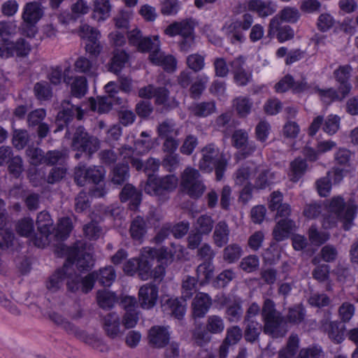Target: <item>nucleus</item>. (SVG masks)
Listing matches in <instances>:
<instances>
[{"mask_svg":"<svg viewBox=\"0 0 358 358\" xmlns=\"http://www.w3.org/2000/svg\"><path fill=\"white\" fill-rule=\"evenodd\" d=\"M357 207L350 202H345L341 196L332 197L327 206L329 213L323 220V227L326 229L332 228L339 220L343 223V229L348 231L350 229L352 220L357 211Z\"/></svg>","mask_w":358,"mask_h":358,"instance_id":"obj_1","label":"nucleus"},{"mask_svg":"<svg viewBox=\"0 0 358 358\" xmlns=\"http://www.w3.org/2000/svg\"><path fill=\"white\" fill-rule=\"evenodd\" d=\"M201 154L199 169L206 172H211L215 169L217 180H222L227 166L225 155L214 143H209L203 147Z\"/></svg>","mask_w":358,"mask_h":358,"instance_id":"obj_2","label":"nucleus"},{"mask_svg":"<svg viewBox=\"0 0 358 358\" xmlns=\"http://www.w3.org/2000/svg\"><path fill=\"white\" fill-rule=\"evenodd\" d=\"M55 252L59 257H66L64 264H68L73 270L74 263L80 271H87L93 266L92 256L85 251L82 243H76L73 247L59 243L56 246Z\"/></svg>","mask_w":358,"mask_h":358,"instance_id":"obj_3","label":"nucleus"},{"mask_svg":"<svg viewBox=\"0 0 358 358\" xmlns=\"http://www.w3.org/2000/svg\"><path fill=\"white\" fill-rule=\"evenodd\" d=\"M64 280L69 292L75 293L80 289V275L68 264H64L61 268L50 276L46 282V287L50 292H56L63 287Z\"/></svg>","mask_w":358,"mask_h":358,"instance_id":"obj_4","label":"nucleus"},{"mask_svg":"<svg viewBox=\"0 0 358 358\" xmlns=\"http://www.w3.org/2000/svg\"><path fill=\"white\" fill-rule=\"evenodd\" d=\"M178 179L175 175L162 177L149 176L144 187L146 194L156 196L159 201L164 202L169 199V194L176 189Z\"/></svg>","mask_w":358,"mask_h":358,"instance_id":"obj_5","label":"nucleus"},{"mask_svg":"<svg viewBox=\"0 0 358 358\" xmlns=\"http://www.w3.org/2000/svg\"><path fill=\"white\" fill-rule=\"evenodd\" d=\"M182 248L180 245L171 244V248L162 247L154 248L150 247L143 248L141 254L143 257L156 259L159 264L167 266L175 259H180L182 257Z\"/></svg>","mask_w":358,"mask_h":358,"instance_id":"obj_6","label":"nucleus"},{"mask_svg":"<svg viewBox=\"0 0 358 358\" xmlns=\"http://www.w3.org/2000/svg\"><path fill=\"white\" fill-rule=\"evenodd\" d=\"M181 186L192 198L200 197L206 189L199 171L192 167H187L181 175Z\"/></svg>","mask_w":358,"mask_h":358,"instance_id":"obj_7","label":"nucleus"},{"mask_svg":"<svg viewBox=\"0 0 358 358\" xmlns=\"http://www.w3.org/2000/svg\"><path fill=\"white\" fill-rule=\"evenodd\" d=\"M71 147L73 150L92 155L99 148V141L86 132L84 127L76 128L72 138Z\"/></svg>","mask_w":358,"mask_h":358,"instance_id":"obj_8","label":"nucleus"},{"mask_svg":"<svg viewBox=\"0 0 358 358\" xmlns=\"http://www.w3.org/2000/svg\"><path fill=\"white\" fill-rule=\"evenodd\" d=\"M105 173L104 169L101 166L86 168L80 163L75 168L74 179L79 186H84L87 181L99 185L103 180Z\"/></svg>","mask_w":358,"mask_h":358,"instance_id":"obj_9","label":"nucleus"},{"mask_svg":"<svg viewBox=\"0 0 358 358\" xmlns=\"http://www.w3.org/2000/svg\"><path fill=\"white\" fill-rule=\"evenodd\" d=\"M253 23V16L250 13H245L241 20H236L223 28L224 32L227 35L232 43L243 42L245 36L241 30H248Z\"/></svg>","mask_w":358,"mask_h":358,"instance_id":"obj_10","label":"nucleus"},{"mask_svg":"<svg viewBox=\"0 0 358 358\" xmlns=\"http://www.w3.org/2000/svg\"><path fill=\"white\" fill-rule=\"evenodd\" d=\"M148 344L155 348H163L170 341V333L168 327L155 325L152 327L148 334Z\"/></svg>","mask_w":358,"mask_h":358,"instance_id":"obj_11","label":"nucleus"},{"mask_svg":"<svg viewBox=\"0 0 358 358\" xmlns=\"http://www.w3.org/2000/svg\"><path fill=\"white\" fill-rule=\"evenodd\" d=\"M158 299V287L152 284L147 283L139 289L138 302L143 309L149 310L152 308L157 303Z\"/></svg>","mask_w":358,"mask_h":358,"instance_id":"obj_12","label":"nucleus"},{"mask_svg":"<svg viewBox=\"0 0 358 358\" xmlns=\"http://www.w3.org/2000/svg\"><path fill=\"white\" fill-rule=\"evenodd\" d=\"M314 94H316L319 99L326 106H329L333 102H342L349 94L343 93L341 88L334 87L320 88L317 85L314 86Z\"/></svg>","mask_w":358,"mask_h":358,"instance_id":"obj_13","label":"nucleus"},{"mask_svg":"<svg viewBox=\"0 0 358 358\" xmlns=\"http://www.w3.org/2000/svg\"><path fill=\"white\" fill-rule=\"evenodd\" d=\"M72 71L70 68H67L64 71V81L66 84L71 83V94L77 98H81L86 94L87 91V79L84 76H76L73 78L70 76Z\"/></svg>","mask_w":358,"mask_h":358,"instance_id":"obj_14","label":"nucleus"},{"mask_svg":"<svg viewBox=\"0 0 358 358\" xmlns=\"http://www.w3.org/2000/svg\"><path fill=\"white\" fill-rule=\"evenodd\" d=\"M320 328L327 333L329 337L336 343L343 340V332L338 328V323L330 320V313L324 312V318L320 321Z\"/></svg>","mask_w":358,"mask_h":358,"instance_id":"obj_15","label":"nucleus"},{"mask_svg":"<svg viewBox=\"0 0 358 358\" xmlns=\"http://www.w3.org/2000/svg\"><path fill=\"white\" fill-rule=\"evenodd\" d=\"M211 297L206 293L196 294L192 302V315L194 318L203 317L212 306Z\"/></svg>","mask_w":358,"mask_h":358,"instance_id":"obj_16","label":"nucleus"},{"mask_svg":"<svg viewBox=\"0 0 358 358\" xmlns=\"http://www.w3.org/2000/svg\"><path fill=\"white\" fill-rule=\"evenodd\" d=\"M352 72V67L350 64L340 65L334 70L333 75L343 93L350 94L352 85L349 82Z\"/></svg>","mask_w":358,"mask_h":358,"instance_id":"obj_17","label":"nucleus"},{"mask_svg":"<svg viewBox=\"0 0 358 358\" xmlns=\"http://www.w3.org/2000/svg\"><path fill=\"white\" fill-rule=\"evenodd\" d=\"M254 187L263 189L275 182V173L262 165L255 166Z\"/></svg>","mask_w":358,"mask_h":358,"instance_id":"obj_18","label":"nucleus"},{"mask_svg":"<svg viewBox=\"0 0 358 358\" xmlns=\"http://www.w3.org/2000/svg\"><path fill=\"white\" fill-rule=\"evenodd\" d=\"M300 16V13L297 8L287 6L271 20L269 23V29L270 31L272 29H277L280 20L289 23H294L298 21Z\"/></svg>","mask_w":358,"mask_h":358,"instance_id":"obj_19","label":"nucleus"},{"mask_svg":"<svg viewBox=\"0 0 358 358\" xmlns=\"http://www.w3.org/2000/svg\"><path fill=\"white\" fill-rule=\"evenodd\" d=\"M103 328L106 334L111 338H116L123 334L120 327V317L115 312L110 313L104 316Z\"/></svg>","mask_w":358,"mask_h":358,"instance_id":"obj_20","label":"nucleus"},{"mask_svg":"<svg viewBox=\"0 0 358 358\" xmlns=\"http://www.w3.org/2000/svg\"><path fill=\"white\" fill-rule=\"evenodd\" d=\"M149 59L152 64L162 66L167 72H173L176 69V59L171 55H166L160 49L150 53Z\"/></svg>","mask_w":358,"mask_h":358,"instance_id":"obj_21","label":"nucleus"},{"mask_svg":"<svg viewBox=\"0 0 358 358\" xmlns=\"http://www.w3.org/2000/svg\"><path fill=\"white\" fill-rule=\"evenodd\" d=\"M164 32L169 36L176 35H180L182 37L192 36L194 35V22L189 19L175 22L169 25Z\"/></svg>","mask_w":358,"mask_h":358,"instance_id":"obj_22","label":"nucleus"},{"mask_svg":"<svg viewBox=\"0 0 358 358\" xmlns=\"http://www.w3.org/2000/svg\"><path fill=\"white\" fill-rule=\"evenodd\" d=\"M264 322V331L274 338L283 337L286 334V329L282 327L283 318L279 315L263 319Z\"/></svg>","mask_w":358,"mask_h":358,"instance_id":"obj_23","label":"nucleus"},{"mask_svg":"<svg viewBox=\"0 0 358 358\" xmlns=\"http://www.w3.org/2000/svg\"><path fill=\"white\" fill-rule=\"evenodd\" d=\"M36 225L38 231L45 238V241L44 243H39L38 241H36L35 245L38 247H43L47 243L48 236L53 230V222L50 214L45 211L38 213L36 219Z\"/></svg>","mask_w":358,"mask_h":358,"instance_id":"obj_24","label":"nucleus"},{"mask_svg":"<svg viewBox=\"0 0 358 358\" xmlns=\"http://www.w3.org/2000/svg\"><path fill=\"white\" fill-rule=\"evenodd\" d=\"M61 108L62 110L58 113L57 118L65 123L69 122L74 116H76L78 120H82L83 117L84 110L81 107L73 105L69 100L63 101Z\"/></svg>","mask_w":358,"mask_h":358,"instance_id":"obj_25","label":"nucleus"},{"mask_svg":"<svg viewBox=\"0 0 358 358\" xmlns=\"http://www.w3.org/2000/svg\"><path fill=\"white\" fill-rule=\"evenodd\" d=\"M248 7L250 10L256 12L262 17L271 15L276 11V5L271 1H249Z\"/></svg>","mask_w":358,"mask_h":358,"instance_id":"obj_26","label":"nucleus"},{"mask_svg":"<svg viewBox=\"0 0 358 358\" xmlns=\"http://www.w3.org/2000/svg\"><path fill=\"white\" fill-rule=\"evenodd\" d=\"M120 196L122 202L130 201L129 208L131 210H136L142 200L141 192L137 190L136 187L131 184L124 185L120 192Z\"/></svg>","mask_w":358,"mask_h":358,"instance_id":"obj_27","label":"nucleus"},{"mask_svg":"<svg viewBox=\"0 0 358 358\" xmlns=\"http://www.w3.org/2000/svg\"><path fill=\"white\" fill-rule=\"evenodd\" d=\"M230 229L224 220L219 221L214 227L213 240L218 248H222L229 241Z\"/></svg>","mask_w":358,"mask_h":358,"instance_id":"obj_28","label":"nucleus"},{"mask_svg":"<svg viewBox=\"0 0 358 358\" xmlns=\"http://www.w3.org/2000/svg\"><path fill=\"white\" fill-rule=\"evenodd\" d=\"M296 229L295 222L289 219L278 221L273 229V236L276 241H282L287 238L291 232Z\"/></svg>","mask_w":358,"mask_h":358,"instance_id":"obj_29","label":"nucleus"},{"mask_svg":"<svg viewBox=\"0 0 358 358\" xmlns=\"http://www.w3.org/2000/svg\"><path fill=\"white\" fill-rule=\"evenodd\" d=\"M232 107L239 117H245L252 111L253 101L249 96H238L233 99Z\"/></svg>","mask_w":358,"mask_h":358,"instance_id":"obj_30","label":"nucleus"},{"mask_svg":"<svg viewBox=\"0 0 358 358\" xmlns=\"http://www.w3.org/2000/svg\"><path fill=\"white\" fill-rule=\"evenodd\" d=\"M74 70L80 73L86 74L88 76H95L96 75L97 64L96 61L80 56L77 58L74 63Z\"/></svg>","mask_w":358,"mask_h":358,"instance_id":"obj_31","label":"nucleus"},{"mask_svg":"<svg viewBox=\"0 0 358 358\" xmlns=\"http://www.w3.org/2000/svg\"><path fill=\"white\" fill-rule=\"evenodd\" d=\"M66 328L71 331V335L92 346L93 348H99L102 345L101 341L94 334H89L85 331L78 329L77 327H71L67 324Z\"/></svg>","mask_w":358,"mask_h":358,"instance_id":"obj_32","label":"nucleus"},{"mask_svg":"<svg viewBox=\"0 0 358 358\" xmlns=\"http://www.w3.org/2000/svg\"><path fill=\"white\" fill-rule=\"evenodd\" d=\"M308 169V164L305 159L296 158L290 163L288 176L292 182H298L305 174Z\"/></svg>","mask_w":358,"mask_h":358,"instance_id":"obj_33","label":"nucleus"},{"mask_svg":"<svg viewBox=\"0 0 358 358\" xmlns=\"http://www.w3.org/2000/svg\"><path fill=\"white\" fill-rule=\"evenodd\" d=\"M43 15V10L40 5L37 3H27L22 13L23 22L36 24L39 21Z\"/></svg>","mask_w":358,"mask_h":358,"instance_id":"obj_34","label":"nucleus"},{"mask_svg":"<svg viewBox=\"0 0 358 358\" xmlns=\"http://www.w3.org/2000/svg\"><path fill=\"white\" fill-rule=\"evenodd\" d=\"M255 173V165H245L239 168L234 174L235 184L239 186L251 184L250 180L254 178Z\"/></svg>","mask_w":358,"mask_h":358,"instance_id":"obj_35","label":"nucleus"},{"mask_svg":"<svg viewBox=\"0 0 358 358\" xmlns=\"http://www.w3.org/2000/svg\"><path fill=\"white\" fill-rule=\"evenodd\" d=\"M189 109L194 116L206 117L215 112L216 105L213 101H203L192 104Z\"/></svg>","mask_w":358,"mask_h":358,"instance_id":"obj_36","label":"nucleus"},{"mask_svg":"<svg viewBox=\"0 0 358 358\" xmlns=\"http://www.w3.org/2000/svg\"><path fill=\"white\" fill-rule=\"evenodd\" d=\"M164 310L178 319H181L185 313V306L177 298H171L162 306Z\"/></svg>","mask_w":358,"mask_h":358,"instance_id":"obj_37","label":"nucleus"},{"mask_svg":"<svg viewBox=\"0 0 358 358\" xmlns=\"http://www.w3.org/2000/svg\"><path fill=\"white\" fill-rule=\"evenodd\" d=\"M128 59L129 56L126 52L122 50L115 51L109 64L108 70L117 75L124 67Z\"/></svg>","mask_w":358,"mask_h":358,"instance_id":"obj_38","label":"nucleus"},{"mask_svg":"<svg viewBox=\"0 0 358 358\" xmlns=\"http://www.w3.org/2000/svg\"><path fill=\"white\" fill-rule=\"evenodd\" d=\"M243 255V249L238 243L227 245L223 250V260L228 264H233L237 262Z\"/></svg>","mask_w":358,"mask_h":358,"instance_id":"obj_39","label":"nucleus"},{"mask_svg":"<svg viewBox=\"0 0 358 358\" xmlns=\"http://www.w3.org/2000/svg\"><path fill=\"white\" fill-rule=\"evenodd\" d=\"M110 4L109 0H95L92 17L101 21L108 18L110 15Z\"/></svg>","mask_w":358,"mask_h":358,"instance_id":"obj_40","label":"nucleus"},{"mask_svg":"<svg viewBox=\"0 0 358 358\" xmlns=\"http://www.w3.org/2000/svg\"><path fill=\"white\" fill-rule=\"evenodd\" d=\"M157 133L160 138H165L177 137L179 135L180 131L173 121L166 120L158 125Z\"/></svg>","mask_w":358,"mask_h":358,"instance_id":"obj_41","label":"nucleus"},{"mask_svg":"<svg viewBox=\"0 0 358 358\" xmlns=\"http://www.w3.org/2000/svg\"><path fill=\"white\" fill-rule=\"evenodd\" d=\"M96 272V280L103 286H110L116 278L115 271L111 266L100 268Z\"/></svg>","mask_w":358,"mask_h":358,"instance_id":"obj_42","label":"nucleus"},{"mask_svg":"<svg viewBox=\"0 0 358 358\" xmlns=\"http://www.w3.org/2000/svg\"><path fill=\"white\" fill-rule=\"evenodd\" d=\"M96 300L100 308L102 309H110L114 306L117 298L113 292L103 289L97 292Z\"/></svg>","mask_w":358,"mask_h":358,"instance_id":"obj_43","label":"nucleus"},{"mask_svg":"<svg viewBox=\"0 0 358 358\" xmlns=\"http://www.w3.org/2000/svg\"><path fill=\"white\" fill-rule=\"evenodd\" d=\"M214 272V267L211 262H204L200 264L196 268L197 281L201 285H204L212 278Z\"/></svg>","mask_w":358,"mask_h":358,"instance_id":"obj_44","label":"nucleus"},{"mask_svg":"<svg viewBox=\"0 0 358 358\" xmlns=\"http://www.w3.org/2000/svg\"><path fill=\"white\" fill-rule=\"evenodd\" d=\"M245 339L250 343H255L259 339V334L262 332V326L257 321L244 322Z\"/></svg>","mask_w":358,"mask_h":358,"instance_id":"obj_45","label":"nucleus"},{"mask_svg":"<svg viewBox=\"0 0 358 358\" xmlns=\"http://www.w3.org/2000/svg\"><path fill=\"white\" fill-rule=\"evenodd\" d=\"M88 104L92 111L99 113H108L112 108L110 98L108 97H99L96 100L90 98Z\"/></svg>","mask_w":358,"mask_h":358,"instance_id":"obj_46","label":"nucleus"},{"mask_svg":"<svg viewBox=\"0 0 358 358\" xmlns=\"http://www.w3.org/2000/svg\"><path fill=\"white\" fill-rule=\"evenodd\" d=\"M130 234L133 239L140 241L146 233L145 222L143 217L137 216L131 223Z\"/></svg>","mask_w":358,"mask_h":358,"instance_id":"obj_47","label":"nucleus"},{"mask_svg":"<svg viewBox=\"0 0 358 358\" xmlns=\"http://www.w3.org/2000/svg\"><path fill=\"white\" fill-rule=\"evenodd\" d=\"M129 177L127 164L117 165L111 173V182L117 185L123 184Z\"/></svg>","mask_w":358,"mask_h":358,"instance_id":"obj_48","label":"nucleus"},{"mask_svg":"<svg viewBox=\"0 0 358 358\" xmlns=\"http://www.w3.org/2000/svg\"><path fill=\"white\" fill-rule=\"evenodd\" d=\"M214 227L213 217L208 215L199 216L195 223V229L203 235H208Z\"/></svg>","mask_w":358,"mask_h":358,"instance_id":"obj_49","label":"nucleus"},{"mask_svg":"<svg viewBox=\"0 0 358 358\" xmlns=\"http://www.w3.org/2000/svg\"><path fill=\"white\" fill-rule=\"evenodd\" d=\"M299 339L297 335L292 334L288 340L287 347L279 352V358H294L299 348Z\"/></svg>","mask_w":358,"mask_h":358,"instance_id":"obj_50","label":"nucleus"},{"mask_svg":"<svg viewBox=\"0 0 358 358\" xmlns=\"http://www.w3.org/2000/svg\"><path fill=\"white\" fill-rule=\"evenodd\" d=\"M160 41L158 36L143 37L137 49L140 52H154L159 50Z\"/></svg>","mask_w":358,"mask_h":358,"instance_id":"obj_51","label":"nucleus"},{"mask_svg":"<svg viewBox=\"0 0 358 358\" xmlns=\"http://www.w3.org/2000/svg\"><path fill=\"white\" fill-rule=\"evenodd\" d=\"M196 280L192 276L187 275L182 282V298L186 301L190 299L196 291Z\"/></svg>","mask_w":358,"mask_h":358,"instance_id":"obj_52","label":"nucleus"},{"mask_svg":"<svg viewBox=\"0 0 358 358\" xmlns=\"http://www.w3.org/2000/svg\"><path fill=\"white\" fill-rule=\"evenodd\" d=\"M13 56L25 57L31 51L30 44L24 38H18L16 41H11Z\"/></svg>","mask_w":358,"mask_h":358,"instance_id":"obj_53","label":"nucleus"},{"mask_svg":"<svg viewBox=\"0 0 358 358\" xmlns=\"http://www.w3.org/2000/svg\"><path fill=\"white\" fill-rule=\"evenodd\" d=\"M206 329L213 334H220L224 331V323L222 318L217 315H210L208 317Z\"/></svg>","mask_w":358,"mask_h":358,"instance_id":"obj_54","label":"nucleus"},{"mask_svg":"<svg viewBox=\"0 0 358 358\" xmlns=\"http://www.w3.org/2000/svg\"><path fill=\"white\" fill-rule=\"evenodd\" d=\"M341 118L337 115L330 114L324 120L322 129L329 135H334L340 129Z\"/></svg>","mask_w":358,"mask_h":358,"instance_id":"obj_55","label":"nucleus"},{"mask_svg":"<svg viewBox=\"0 0 358 358\" xmlns=\"http://www.w3.org/2000/svg\"><path fill=\"white\" fill-rule=\"evenodd\" d=\"M78 34L86 42L97 41L101 38V34L96 29L86 24L80 27Z\"/></svg>","mask_w":358,"mask_h":358,"instance_id":"obj_56","label":"nucleus"},{"mask_svg":"<svg viewBox=\"0 0 358 358\" xmlns=\"http://www.w3.org/2000/svg\"><path fill=\"white\" fill-rule=\"evenodd\" d=\"M192 340L197 345L203 346L210 341V333L206 329L197 327L192 331Z\"/></svg>","mask_w":358,"mask_h":358,"instance_id":"obj_57","label":"nucleus"},{"mask_svg":"<svg viewBox=\"0 0 358 358\" xmlns=\"http://www.w3.org/2000/svg\"><path fill=\"white\" fill-rule=\"evenodd\" d=\"M308 238L312 244L321 245L329 238L327 232L319 231L315 225H312L308 230Z\"/></svg>","mask_w":358,"mask_h":358,"instance_id":"obj_58","label":"nucleus"},{"mask_svg":"<svg viewBox=\"0 0 358 358\" xmlns=\"http://www.w3.org/2000/svg\"><path fill=\"white\" fill-rule=\"evenodd\" d=\"M29 141V135L25 129H15L13 135V144L17 150L23 149Z\"/></svg>","mask_w":358,"mask_h":358,"instance_id":"obj_59","label":"nucleus"},{"mask_svg":"<svg viewBox=\"0 0 358 358\" xmlns=\"http://www.w3.org/2000/svg\"><path fill=\"white\" fill-rule=\"evenodd\" d=\"M35 96L40 100H48L52 96V90L45 81L36 83L34 87Z\"/></svg>","mask_w":358,"mask_h":358,"instance_id":"obj_60","label":"nucleus"},{"mask_svg":"<svg viewBox=\"0 0 358 358\" xmlns=\"http://www.w3.org/2000/svg\"><path fill=\"white\" fill-rule=\"evenodd\" d=\"M26 154L31 164L38 166L44 164L45 154L41 149L34 147L28 148L26 150Z\"/></svg>","mask_w":358,"mask_h":358,"instance_id":"obj_61","label":"nucleus"},{"mask_svg":"<svg viewBox=\"0 0 358 358\" xmlns=\"http://www.w3.org/2000/svg\"><path fill=\"white\" fill-rule=\"evenodd\" d=\"M331 173H327V176L316 181V187L318 194L323 197L327 196L331 189Z\"/></svg>","mask_w":358,"mask_h":358,"instance_id":"obj_62","label":"nucleus"},{"mask_svg":"<svg viewBox=\"0 0 358 358\" xmlns=\"http://www.w3.org/2000/svg\"><path fill=\"white\" fill-rule=\"evenodd\" d=\"M236 277V273L232 269H226L221 272L215 280L213 284L215 287L220 288L227 286L229 282Z\"/></svg>","mask_w":358,"mask_h":358,"instance_id":"obj_63","label":"nucleus"},{"mask_svg":"<svg viewBox=\"0 0 358 358\" xmlns=\"http://www.w3.org/2000/svg\"><path fill=\"white\" fill-rule=\"evenodd\" d=\"M208 81V78L207 76L197 78L189 89L191 97L195 99H199L205 90Z\"/></svg>","mask_w":358,"mask_h":358,"instance_id":"obj_64","label":"nucleus"}]
</instances>
